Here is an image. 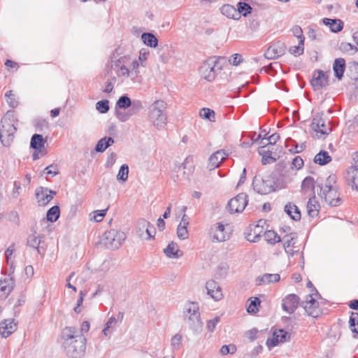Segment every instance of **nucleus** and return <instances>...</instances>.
I'll list each match as a JSON object with an SVG mask.
<instances>
[{"label": "nucleus", "mask_w": 358, "mask_h": 358, "mask_svg": "<svg viewBox=\"0 0 358 358\" xmlns=\"http://www.w3.org/2000/svg\"><path fill=\"white\" fill-rule=\"evenodd\" d=\"M62 337L64 340L63 348L67 356L72 358H80L84 356L86 338L82 335H78L76 327H65L62 332Z\"/></svg>", "instance_id": "obj_1"}, {"label": "nucleus", "mask_w": 358, "mask_h": 358, "mask_svg": "<svg viewBox=\"0 0 358 358\" xmlns=\"http://www.w3.org/2000/svg\"><path fill=\"white\" fill-rule=\"evenodd\" d=\"M140 64L130 55H124L113 62L112 69L117 76L122 80L130 78L134 83L137 81Z\"/></svg>", "instance_id": "obj_2"}, {"label": "nucleus", "mask_w": 358, "mask_h": 358, "mask_svg": "<svg viewBox=\"0 0 358 358\" xmlns=\"http://www.w3.org/2000/svg\"><path fill=\"white\" fill-rule=\"evenodd\" d=\"M166 103L159 99L152 103L148 108L149 122L158 130L164 129L167 123Z\"/></svg>", "instance_id": "obj_3"}, {"label": "nucleus", "mask_w": 358, "mask_h": 358, "mask_svg": "<svg viewBox=\"0 0 358 358\" xmlns=\"http://www.w3.org/2000/svg\"><path fill=\"white\" fill-rule=\"evenodd\" d=\"M320 189V196L324 199L325 202L330 206H336L340 203V197L338 192V187L336 185V176H329L324 185L316 182Z\"/></svg>", "instance_id": "obj_4"}, {"label": "nucleus", "mask_w": 358, "mask_h": 358, "mask_svg": "<svg viewBox=\"0 0 358 358\" xmlns=\"http://www.w3.org/2000/svg\"><path fill=\"white\" fill-rule=\"evenodd\" d=\"M199 310V305L195 302H187L183 308L184 320L195 334L201 333L203 327Z\"/></svg>", "instance_id": "obj_5"}, {"label": "nucleus", "mask_w": 358, "mask_h": 358, "mask_svg": "<svg viewBox=\"0 0 358 358\" xmlns=\"http://www.w3.org/2000/svg\"><path fill=\"white\" fill-rule=\"evenodd\" d=\"M15 120L13 115L6 113L0 122V139L2 144L9 146L16 131Z\"/></svg>", "instance_id": "obj_6"}, {"label": "nucleus", "mask_w": 358, "mask_h": 358, "mask_svg": "<svg viewBox=\"0 0 358 358\" xmlns=\"http://www.w3.org/2000/svg\"><path fill=\"white\" fill-rule=\"evenodd\" d=\"M231 229L229 224L221 222L212 224L209 229V238L213 243H222L230 238Z\"/></svg>", "instance_id": "obj_7"}, {"label": "nucleus", "mask_w": 358, "mask_h": 358, "mask_svg": "<svg viewBox=\"0 0 358 358\" xmlns=\"http://www.w3.org/2000/svg\"><path fill=\"white\" fill-rule=\"evenodd\" d=\"M126 238V234L115 229L106 231L101 236V241L109 249H117Z\"/></svg>", "instance_id": "obj_8"}, {"label": "nucleus", "mask_w": 358, "mask_h": 358, "mask_svg": "<svg viewBox=\"0 0 358 358\" xmlns=\"http://www.w3.org/2000/svg\"><path fill=\"white\" fill-rule=\"evenodd\" d=\"M135 231L136 236L142 241L152 239L155 235L154 226L145 219L137 221Z\"/></svg>", "instance_id": "obj_9"}, {"label": "nucleus", "mask_w": 358, "mask_h": 358, "mask_svg": "<svg viewBox=\"0 0 358 358\" xmlns=\"http://www.w3.org/2000/svg\"><path fill=\"white\" fill-rule=\"evenodd\" d=\"M219 59H210L204 62L199 69L201 76L209 81H213L217 75V71L220 69L217 66Z\"/></svg>", "instance_id": "obj_10"}, {"label": "nucleus", "mask_w": 358, "mask_h": 358, "mask_svg": "<svg viewBox=\"0 0 358 358\" xmlns=\"http://www.w3.org/2000/svg\"><path fill=\"white\" fill-rule=\"evenodd\" d=\"M252 186L254 190L262 195L268 194L275 190L274 182L269 176L265 178L255 176Z\"/></svg>", "instance_id": "obj_11"}, {"label": "nucleus", "mask_w": 358, "mask_h": 358, "mask_svg": "<svg viewBox=\"0 0 358 358\" xmlns=\"http://www.w3.org/2000/svg\"><path fill=\"white\" fill-rule=\"evenodd\" d=\"M248 204V196L245 193H240L231 199L227 206V209L230 213L242 212Z\"/></svg>", "instance_id": "obj_12"}, {"label": "nucleus", "mask_w": 358, "mask_h": 358, "mask_svg": "<svg viewBox=\"0 0 358 358\" xmlns=\"http://www.w3.org/2000/svg\"><path fill=\"white\" fill-rule=\"evenodd\" d=\"M56 192L46 187H39L36 189V198L40 206H45L56 195Z\"/></svg>", "instance_id": "obj_13"}, {"label": "nucleus", "mask_w": 358, "mask_h": 358, "mask_svg": "<svg viewBox=\"0 0 358 358\" xmlns=\"http://www.w3.org/2000/svg\"><path fill=\"white\" fill-rule=\"evenodd\" d=\"M285 51V45L282 42L278 41L271 45L264 55L268 59H275L283 55Z\"/></svg>", "instance_id": "obj_14"}, {"label": "nucleus", "mask_w": 358, "mask_h": 358, "mask_svg": "<svg viewBox=\"0 0 358 358\" xmlns=\"http://www.w3.org/2000/svg\"><path fill=\"white\" fill-rule=\"evenodd\" d=\"M310 84L314 90H319L329 84V75L322 70L314 72Z\"/></svg>", "instance_id": "obj_15"}, {"label": "nucleus", "mask_w": 358, "mask_h": 358, "mask_svg": "<svg viewBox=\"0 0 358 358\" xmlns=\"http://www.w3.org/2000/svg\"><path fill=\"white\" fill-rule=\"evenodd\" d=\"M124 313L122 312H120L117 317L111 316L105 324L102 331L103 336L106 338H110L118 326V324L122 321Z\"/></svg>", "instance_id": "obj_16"}, {"label": "nucleus", "mask_w": 358, "mask_h": 358, "mask_svg": "<svg viewBox=\"0 0 358 358\" xmlns=\"http://www.w3.org/2000/svg\"><path fill=\"white\" fill-rule=\"evenodd\" d=\"M311 126L316 133H320L322 135H327L331 131V128L329 125L325 124L322 115L320 113L314 116Z\"/></svg>", "instance_id": "obj_17"}, {"label": "nucleus", "mask_w": 358, "mask_h": 358, "mask_svg": "<svg viewBox=\"0 0 358 358\" xmlns=\"http://www.w3.org/2000/svg\"><path fill=\"white\" fill-rule=\"evenodd\" d=\"M207 294L215 301H220L223 297L222 288L220 285L215 280H210L207 281L206 284Z\"/></svg>", "instance_id": "obj_18"}, {"label": "nucleus", "mask_w": 358, "mask_h": 358, "mask_svg": "<svg viewBox=\"0 0 358 358\" xmlns=\"http://www.w3.org/2000/svg\"><path fill=\"white\" fill-rule=\"evenodd\" d=\"M227 154L223 150H220L212 154L208 162V169L210 171L217 168L220 164L226 159Z\"/></svg>", "instance_id": "obj_19"}, {"label": "nucleus", "mask_w": 358, "mask_h": 358, "mask_svg": "<svg viewBox=\"0 0 358 358\" xmlns=\"http://www.w3.org/2000/svg\"><path fill=\"white\" fill-rule=\"evenodd\" d=\"M318 302L311 296H309L307 300L303 302V306L306 313L313 317H317L320 314Z\"/></svg>", "instance_id": "obj_20"}, {"label": "nucleus", "mask_w": 358, "mask_h": 358, "mask_svg": "<svg viewBox=\"0 0 358 358\" xmlns=\"http://www.w3.org/2000/svg\"><path fill=\"white\" fill-rule=\"evenodd\" d=\"M299 303V298L296 294H292L287 296L282 301V308L289 314L294 312Z\"/></svg>", "instance_id": "obj_21"}, {"label": "nucleus", "mask_w": 358, "mask_h": 358, "mask_svg": "<svg viewBox=\"0 0 358 358\" xmlns=\"http://www.w3.org/2000/svg\"><path fill=\"white\" fill-rule=\"evenodd\" d=\"M14 287V279L9 274L3 279L0 280V297L6 298L13 290Z\"/></svg>", "instance_id": "obj_22"}, {"label": "nucleus", "mask_w": 358, "mask_h": 358, "mask_svg": "<svg viewBox=\"0 0 358 358\" xmlns=\"http://www.w3.org/2000/svg\"><path fill=\"white\" fill-rule=\"evenodd\" d=\"M141 108V104L139 101L134 103L131 108L127 111H122L116 109L115 115L117 118L122 122L127 121L132 115L136 114L138 110Z\"/></svg>", "instance_id": "obj_23"}, {"label": "nucleus", "mask_w": 358, "mask_h": 358, "mask_svg": "<svg viewBox=\"0 0 358 358\" xmlns=\"http://www.w3.org/2000/svg\"><path fill=\"white\" fill-rule=\"evenodd\" d=\"M17 329V324L13 320H5L0 323V334L7 338Z\"/></svg>", "instance_id": "obj_24"}, {"label": "nucleus", "mask_w": 358, "mask_h": 358, "mask_svg": "<svg viewBox=\"0 0 358 358\" xmlns=\"http://www.w3.org/2000/svg\"><path fill=\"white\" fill-rule=\"evenodd\" d=\"M280 279V275L278 273H264L256 278V284L258 286L269 285L278 282Z\"/></svg>", "instance_id": "obj_25"}, {"label": "nucleus", "mask_w": 358, "mask_h": 358, "mask_svg": "<svg viewBox=\"0 0 358 358\" xmlns=\"http://www.w3.org/2000/svg\"><path fill=\"white\" fill-rule=\"evenodd\" d=\"M258 152L262 157V162L263 164L273 163L279 157V155L276 152L269 150L264 151V149H259Z\"/></svg>", "instance_id": "obj_26"}, {"label": "nucleus", "mask_w": 358, "mask_h": 358, "mask_svg": "<svg viewBox=\"0 0 358 358\" xmlns=\"http://www.w3.org/2000/svg\"><path fill=\"white\" fill-rule=\"evenodd\" d=\"M188 224V217L186 214H184L177 229L178 237L181 240H185L188 238V231L187 229Z\"/></svg>", "instance_id": "obj_27"}, {"label": "nucleus", "mask_w": 358, "mask_h": 358, "mask_svg": "<svg viewBox=\"0 0 358 358\" xmlns=\"http://www.w3.org/2000/svg\"><path fill=\"white\" fill-rule=\"evenodd\" d=\"M322 22L334 33L339 32L343 28V22L340 19L324 18Z\"/></svg>", "instance_id": "obj_28"}, {"label": "nucleus", "mask_w": 358, "mask_h": 358, "mask_svg": "<svg viewBox=\"0 0 358 358\" xmlns=\"http://www.w3.org/2000/svg\"><path fill=\"white\" fill-rule=\"evenodd\" d=\"M221 13L230 19L239 20L241 18L237 8L229 4L223 5L221 8Z\"/></svg>", "instance_id": "obj_29"}, {"label": "nucleus", "mask_w": 358, "mask_h": 358, "mask_svg": "<svg viewBox=\"0 0 358 358\" xmlns=\"http://www.w3.org/2000/svg\"><path fill=\"white\" fill-rule=\"evenodd\" d=\"M166 255L169 258H179L182 256V252L178 248L176 243L172 242L164 250Z\"/></svg>", "instance_id": "obj_30"}, {"label": "nucleus", "mask_w": 358, "mask_h": 358, "mask_svg": "<svg viewBox=\"0 0 358 358\" xmlns=\"http://www.w3.org/2000/svg\"><path fill=\"white\" fill-rule=\"evenodd\" d=\"M345 68V61L343 58H338L335 59L333 65V70L335 76L339 80L343 76V73Z\"/></svg>", "instance_id": "obj_31"}, {"label": "nucleus", "mask_w": 358, "mask_h": 358, "mask_svg": "<svg viewBox=\"0 0 358 358\" xmlns=\"http://www.w3.org/2000/svg\"><path fill=\"white\" fill-rule=\"evenodd\" d=\"M285 211L290 216L292 219L294 220H299L301 218V213L297 208V206L294 204L289 203L285 206Z\"/></svg>", "instance_id": "obj_32"}, {"label": "nucleus", "mask_w": 358, "mask_h": 358, "mask_svg": "<svg viewBox=\"0 0 358 358\" xmlns=\"http://www.w3.org/2000/svg\"><path fill=\"white\" fill-rule=\"evenodd\" d=\"M43 236L37 234L36 233L32 234L29 236L27 238V245L33 248L37 249L40 252L39 245L42 241Z\"/></svg>", "instance_id": "obj_33"}, {"label": "nucleus", "mask_w": 358, "mask_h": 358, "mask_svg": "<svg viewBox=\"0 0 358 358\" xmlns=\"http://www.w3.org/2000/svg\"><path fill=\"white\" fill-rule=\"evenodd\" d=\"M113 143L114 140L111 137L103 138L98 141L95 150L96 152H103Z\"/></svg>", "instance_id": "obj_34"}, {"label": "nucleus", "mask_w": 358, "mask_h": 358, "mask_svg": "<svg viewBox=\"0 0 358 358\" xmlns=\"http://www.w3.org/2000/svg\"><path fill=\"white\" fill-rule=\"evenodd\" d=\"M331 160V157L329 153L323 150L317 153L314 158V162L322 166L328 164Z\"/></svg>", "instance_id": "obj_35"}, {"label": "nucleus", "mask_w": 358, "mask_h": 358, "mask_svg": "<svg viewBox=\"0 0 358 358\" xmlns=\"http://www.w3.org/2000/svg\"><path fill=\"white\" fill-rule=\"evenodd\" d=\"M348 174L350 177L352 187L358 191V164L351 167Z\"/></svg>", "instance_id": "obj_36"}, {"label": "nucleus", "mask_w": 358, "mask_h": 358, "mask_svg": "<svg viewBox=\"0 0 358 358\" xmlns=\"http://www.w3.org/2000/svg\"><path fill=\"white\" fill-rule=\"evenodd\" d=\"M307 211L308 215L313 217H315L318 213V204L315 201V197L313 196L310 198L307 203Z\"/></svg>", "instance_id": "obj_37"}, {"label": "nucleus", "mask_w": 358, "mask_h": 358, "mask_svg": "<svg viewBox=\"0 0 358 358\" xmlns=\"http://www.w3.org/2000/svg\"><path fill=\"white\" fill-rule=\"evenodd\" d=\"M264 240L271 244H275L280 241V236L273 230H268L264 233Z\"/></svg>", "instance_id": "obj_38"}, {"label": "nucleus", "mask_w": 358, "mask_h": 358, "mask_svg": "<svg viewBox=\"0 0 358 358\" xmlns=\"http://www.w3.org/2000/svg\"><path fill=\"white\" fill-rule=\"evenodd\" d=\"M199 116L203 120H207L210 122H215V113L214 110L208 108H203L199 110Z\"/></svg>", "instance_id": "obj_39"}, {"label": "nucleus", "mask_w": 358, "mask_h": 358, "mask_svg": "<svg viewBox=\"0 0 358 358\" xmlns=\"http://www.w3.org/2000/svg\"><path fill=\"white\" fill-rule=\"evenodd\" d=\"M141 39L145 45L152 48H155L158 43L157 38L150 33L143 34L141 35Z\"/></svg>", "instance_id": "obj_40"}, {"label": "nucleus", "mask_w": 358, "mask_h": 358, "mask_svg": "<svg viewBox=\"0 0 358 358\" xmlns=\"http://www.w3.org/2000/svg\"><path fill=\"white\" fill-rule=\"evenodd\" d=\"M31 147L35 150H41L44 147L43 136L41 134H34L31 139Z\"/></svg>", "instance_id": "obj_41"}, {"label": "nucleus", "mask_w": 358, "mask_h": 358, "mask_svg": "<svg viewBox=\"0 0 358 358\" xmlns=\"http://www.w3.org/2000/svg\"><path fill=\"white\" fill-rule=\"evenodd\" d=\"M60 215L59 208L57 206H52L47 212V220L51 222L58 220Z\"/></svg>", "instance_id": "obj_42"}, {"label": "nucleus", "mask_w": 358, "mask_h": 358, "mask_svg": "<svg viewBox=\"0 0 358 358\" xmlns=\"http://www.w3.org/2000/svg\"><path fill=\"white\" fill-rule=\"evenodd\" d=\"M294 245L293 238L289 235H286L283 237V247L285 248V252L292 256L294 255V251L292 248V246Z\"/></svg>", "instance_id": "obj_43"}, {"label": "nucleus", "mask_w": 358, "mask_h": 358, "mask_svg": "<svg viewBox=\"0 0 358 358\" xmlns=\"http://www.w3.org/2000/svg\"><path fill=\"white\" fill-rule=\"evenodd\" d=\"M129 166L127 164L121 166L117 175V180L122 183L125 182L128 179Z\"/></svg>", "instance_id": "obj_44"}, {"label": "nucleus", "mask_w": 358, "mask_h": 358, "mask_svg": "<svg viewBox=\"0 0 358 358\" xmlns=\"http://www.w3.org/2000/svg\"><path fill=\"white\" fill-rule=\"evenodd\" d=\"M339 50L345 54L353 55L357 51L354 45L350 43L343 42L339 45Z\"/></svg>", "instance_id": "obj_45"}, {"label": "nucleus", "mask_w": 358, "mask_h": 358, "mask_svg": "<svg viewBox=\"0 0 358 358\" xmlns=\"http://www.w3.org/2000/svg\"><path fill=\"white\" fill-rule=\"evenodd\" d=\"M349 326L353 333L358 334V313L352 312L349 320Z\"/></svg>", "instance_id": "obj_46"}, {"label": "nucleus", "mask_w": 358, "mask_h": 358, "mask_svg": "<svg viewBox=\"0 0 358 358\" xmlns=\"http://www.w3.org/2000/svg\"><path fill=\"white\" fill-rule=\"evenodd\" d=\"M252 10V7L247 3L239 2L238 3L237 10L241 16L243 15L244 17H246L248 14L251 13Z\"/></svg>", "instance_id": "obj_47"}, {"label": "nucleus", "mask_w": 358, "mask_h": 358, "mask_svg": "<svg viewBox=\"0 0 358 358\" xmlns=\"http://www.w3.org/2000/svg\"><path fill=\"white\" fill-rule=\"evenodd\" d=\"M131 106V99L127 95L120 96L117 101V106L120 109H126Z\"/></svg>", "instance_id": "obj_48"}, {"label": "nucleus", "mask_w": 358, "mask_h": 358, "mask_svg": "<svg viewBox=\"0 0 358 358\" xmlns=\"http://www.w3.org/2000/svg\"><path fill=\"white\" fill-rule=\"evenodd\" d=\"M229 266L227 263L222 262L220 263L217 268L216 275L220 278H225L228 273Z\"/></svg>", "instance_id": "obj_49"}, {"label": "nucleus", "mask_w": 358, "mask_h": 358, "mask_svg": "<svg viewBox=\"0 0 358 358\" xmlns=\"http://www.w3.org/2000/svg\"><path fill=\"white\" fill-rule=\"evenodd\" d=\"M301 187L303 190L306 192L308 190H313L315 188V180L313 178L310 176L305 178L302 182Z\"/></svg>", "instance_id": "obj_50"}, {"label": "nucleus", "mask_w": 358, "mask_h": 358, "mask_svg": "<svg viewBox=\"0 0 358 358\" xmlns=\"http://www.w3.org/2000/svg\"><path fill=\"white\" fill-rule=\"evenodd\" d=\"M15 251V245H10L5 252V256L6 259L7 264L10 266V269L13 270V260L12 259V256Z\"/></svg>", "instance_id": "obj_51"}, {"label": "nucleus", "mask_w": 358, "mask_h": 358, "mask_svg": "<svg viewBox=\"0 0 358 358\" xmlns=\"http://www.w3.org/2000/svg\"><path fill=\"white\" fill-rule=\"evenodd\" d=\"M303 38H301L297 45L292 46L289 51L292 55H300L303 52Z\"/></svg>", "instance_id": "obj_52"}, {"label": "nucleus", "mask_w": 358, "mask_h": 358, "mask_svg": "<svg viewBox=\"0 0 358 358\" xmlns=\"http://www.w3.org/2000/svg\"><path fill=\"white\" fill-rule=\"evenodd\" d=\"M96 110L101 113H106L109 110V101L107 99L101 100L96 103Z\"/></svg>", "instance_id": "obj_53"}, {"label": "nucleus", "mask_w": 358, "mask_h": 358, "mask_svg": "<svg viewBox=\"0 0 358 358\" xmlns=\"http://www.w3.org/2000/svg\"><path fill=\"white\" fill-rule=\"evenodd\" d=\"M261 137L262 135L259 134L257 137L254 140V143H257L260 145L259 149H264V151L269 150L270 143L267 141V138H261Z\"/></svg>", "instance_id": "obj_54"}, {"label": "nucleus", "mask_w": 358, "mask_h": 358, "mask_svg": "<svg viewBox=\"0 0 358 358\" xmlns=\"http://www.w3.org/2000/svg\"><path fill=\"white\" fill-rule=\"evenodd\" d=\"M108 208L101 210H95L90 214L91 220H94L95 222H101L103 217L106 215Z\"/></svg>", "instance_id": "obj_55"}, {"label": "nucleus", "mask_w": 358, "mask_h": 358, "mask_svg": "<svg viewBox=\"0 0 358 358\" xmlns=\"http://www.w3.org/2000/svg\"><path fill=\"white\" fill-rule=\"evenodd\" d=\"M279 338L280 337L279 334H277V330L274 331L272 337L267 339L266 345L269 348L277 346L278 344H280Z\"/></svg>", "instance_id": "obj_56"}, {"label": "nucleus", "mask_w": 358, "mask_h": 358, "mask_svg": "<svg viewBox=\"0 0 358 358\" xmlns=\"http://www.w3.org/2000/svg\"><path fill=\"white\" fill-rule=\"evenodd\" d=\"M182 337L180 334H176L171 340V345L173 349L178 350L180 348L182 343Z\"/></svg>", "instance_id": "obj_57"}, {"label": "nucleus", "mask_w": 358, "mask_h": 358, "mask_svg": "<svg viewBox=\"0 0 358 358\" xmlns=\"http://www.w3.org/2000/svg\"><path fill=\"white\" fill-rule=\"evenodd\" d=\"M260 301L258 298H255L248 307V312L250 313H256L258 311L257 306H259Z\"/></svg>", "instance_id": "obj_58"}, {"label": "nucleus", "mask_w": 358, "mask_h": 358, "mask_svg": "<svg viewBox=\"0 0 358 358\" xmlns=\"http://www.w3.org/2000/svg\"><path fill=\"white\" fill-rule=\"evenodd\" d=\"M229 62L234 66H238L243 62V57L238 53L234 54L229 59Z\"/></svg>", "instance_id": "obj_59"}, {"label": "nucleus", "mask_w": 358, "mask_h": 358, "mask_svg": "<svg viewBox=\"0 0 358 358\" xmlns=\"http://www.w3.org/2000/svg\"><path fill=\"white\" fill-rule=\"evenodd\" d=\"M277 334H279L280 343L286 342V341H289L290 338L289 334L287 331H284L283 329L277 330Z\"/></svg>", "instance_id": "obj_60"}, {"label": "nucleus", "mask_w": 358, "mask_h": 358, "mask_svg": "<svg viewBox=\"0 0 358 358\" xmlns=\"http://www.w3.org/2000/svg\"><path fill=\"white\" fill-rule=\"evenodd\" d=\"M219 321L220 317H215L213 320H208L207 322V329L211 332L213 331Z\"/></svg>", "instance_id": "obj_61"}, {"label": "nucleus", "mask_w": 358, "mask_h": 358, "mask_svg": "<svg viewBox=\"0 0 358 358\" xmlns=\"http://www.w3.org/2000/svg\"><path fill=\"white\" fill-rule=\"evenodd\" d=\"M236 350V347L235 345H223L221 349H220V352L225 355H227L228 353L231 352V353H234Z\"/></svg>", "instance_id": "obj_62"}, {"label": "nucleus", "mask_w": 358, "mask_h": 358, "mask_svg": "<svg viewBox=\"0 0 358 358\" xmlns=\"http://www.w3.org/2000/svg\"><path fill=\"white\" fill-rule=\"evenodd\" d=\"M292 165L296 169H299L303 166V161L300 157H296L293 159Z\"/></svg>", "instance_id": "obj_63"}, {"label": "nucleus", "mask_w": 358, "mask_h": 358, "mask_svg": "<svg viewBox=\"0 0 358 358\" xmlns=\"http://www.w3.org/2000/svg\"><path fill=\"white\" fill-rule=\"evenodd\" d=\"M13 94L12 91H9L6 94V97L7 102L11 107H15L17 105V102L15 101V99L13 98Z\"/></svg>", "instance_id": "obj_64"}]
</instances>
